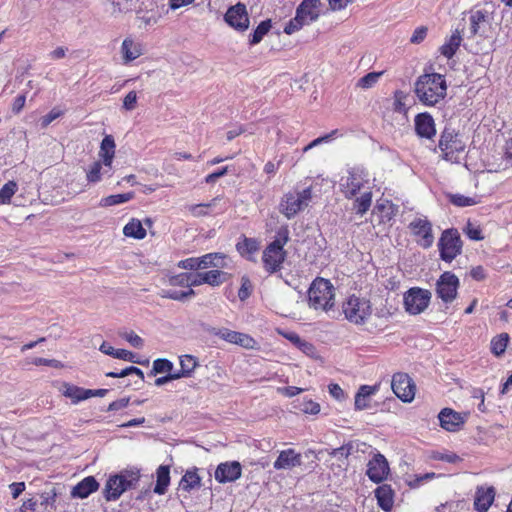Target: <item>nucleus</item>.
Returning a JSON list of instances; mask_svg holds the SVG:
<instances>
[{
  "label": "nucleus",
  "instance_id": "1",
  "mask_svg": "<svg viewBox=\"0 0 512 512\" xmlns=\"http://www.w3.org/2000/svg\"><path fill=\"white\" fill-rule=\"evenodd\" d=\"M340 190L348 199L360 194L353 204L356 214L362 216L369 210L372 203V186L369 174L364 169H350L348 175L341 178Z\"/></svg>",
  "mask_w": 512,
  "mask_h": 512
},
{
  "label": "nucleus",
  "instance_id": "18",
  "mask_svg": "<svg viewBox=\"0 0 512 512\" xmlns=\"http://www.w3.org/2000/svg\"><path fill=\"white\" fill-rule=\"evenodd\" d=\"M242 475V466L238 461L221 463L217 466L214 476L219 483L234 482Z\"/></svg>",
  "mask_w": 512,
  "mask_h": 512
},
{
  "label": "nucleus",
  "instance_id": "41",
  "mask_svg": "<svg viewBox=\"0 0 512 512\" xmlns=\"http://www.w3.org/2000/svg\"><path fill=\"white\" fill-rule=\"evenodd\" d=\"M173 367H174L173 363L168 359H164V358L156 359L153 362V367L150 372V375L155 376L160 373L169 374V372H171L173 370Z\"/></svg>",
  "mask_w": 512,
  "mask_h": 512
},
{
  "label": "nucleus",
  "instance_id": "64",
  "mask_svg": "<svg viewBox=\"0 0 512 512\" xmlns=\"http://www.w3.org/2000/svg\"><path fill=\"white\" fill-rule=\"evenodd\" d=\"M129 400L130 399L127 397V398H121L116 401H113L109 404L107 410L108 411H117V410L123 409L128 406Z\"/></svg>",
  "mask_w": 512,
  "mask_h": 512
},
{
  "label": "nucleus",
  "instance_id": "32",
  "mask_svg": "<svg viewBox=\"0 0 512 512\" xmlns=\"http://www.w3.org/2000/svg\"><path fill=\"white\" fill-rule=\"evenodd\" d=\"M236 248L242 256L252 260V256L259 250L260 246L256 239L244 237L241 242L237 243Z\"/></svg>",
  "mask_w": 512,
  "mask_h": 512
},
{
  "label": "nucleus",
  "instance_id": "35",
  "mask_svg": "<svg viewBox=\"0 0 512 512\" xmlns=\"http://www.w3.org/2000/svg\"><path fill=\"white\" fill-rule=\"evenodd\" d=\"M105 170H108L107 167L104 166L103 161L94 162L90 168L87 170L86 178L90 183H97L102 179L103 175H107L104 173Z\"/></svg>",
  "mask_w": 512,
  "mask_h": 512
},
{
  "label": "nucleus",
  "instance_id": "58",
  "mask_svg": "<svg viewBox=\"0 0 512 512\" xmlns=\"http://www.w3.org/2000/svg\"><path fill=\"white\" fill-rule=\"evenodd\" d=\"M137 103V94L135 91H130L123 100V108L131 111L135 109Z\"/></svg>",
  "mask_w": 512,
  "mask_h": 512
},
{
  "label": "nucleus",
  "instance_id": "53",
  "mask_svg": "<svg viewBox=\"0 0 512 512\" xmlns=\"http://www.w3.org/2000/svg\"><path fill=\"white\" fill-rule=\"evenodd\" d=\"M115 358L125 360V361H130V362L137 363V364H144V362H142L136 358V355L133 352L125 350V349H118L117 353H115Z\"/></svg>",
  "mask_w": 512,
  "mask_h": 512
},
{
  "label": "nucleus",
  "instance_id": "20",
  "mask_svg": "<svg viewBox=\"0 0 512 512\" xmlns=\"http://www.w3.org/2000/svg\"><path fill=\"white\" fill-rule=\"evenodd\" d=\"M222 201V198L215 197L208 203H200V204H192L187 206V210L194 217H203L212 215L214 212L216 214L223 213L226 210V207H219V203Z\"/></svg>",
  "mask_w": 512,
  "mask_h": 512
},
{
  "label": "nucleus",
  "instance_id": "62",
  "mask_svg": "<svg viewBox=\"0 0 512 512\" xmlns=\"http://www.w3.org/2000/svg\"><path fill=\"white\" fill-rule=\"evenodd\" d=\"M25 483L24 482H13L9 485V488L11 490L12 498L17 499L21 493L25 490Z\"/></svg>",
  "mask_w": 512,
  "mask_h": 512
},
{
  "label": "nucleus",
  "instance_id": "15",
  "mask_svg": "<svg viewBox=\"0 0 512 512\" xmlns=\"http://www.w3.org/2000/svg\"><path fill=\"white\" fill-rule=\"evenodd\" d=\"M225 22L233 29L244 32L249 28V16L246 6L243 3H237L228 8L224 15Z\"/></svg>",
  "mask_w": 512,
  "mask_h": 512
},
{
  "label": "nucleus",
  "instance_id": "40",
  "mask_svg": "<svg viewBox=\"0 0 512 512\" xmlns=\"http://www.w3.org/2000/svg\"><path fill=\"white\" fill-rule=\"evenodd\" d=\"M199 485L200 477L193 471H187L180 481V488L184 491H190Z\"/></svg>",
  "mask_w": 512,
  "mask_h": 512
},
{
  "label": "nucleus",
  "instance_id": "57",
  "mask_svg": "<svg viewBox=\"0 0 512 512\" xmlns=\"http://www.w3.org/2000/svg\"><path fill=\"white\" fill-rule=\"evenodd\" d=\"M466 235L475 241H479L483 239L482 231L479 227L473 225L472 223H468L465 229Z\"/></svg>",
  "mask_w": 512,
  "mask_h": 512
},
{
  "label": "nucleus",
  "instance_id": "29",
  "mask_svg": "<svg viewBox=\"0 0 512 512\" xmlns=\"http://www.w3.org/2000/svg\"><path fill=\"white\" fill-rule=\"evenodd\" d=\"M121 52L124 63H129L142 55V48L140 44L135 43L130 38H126L122 42Z\"/></svg>",
  "mask_w": 512,
  "mask_h": 512
},
{
  "label": "nucleus",
  "instance_id": "25",
  "mask_svg": "<svg viewBox=\"0 0 512 512\" xmlns=\"http://www.w3.org/2000/svg\"><path fill=\"white\" fill-rule=\"evenodd\" d=\"M99 488V483L94 476H87L76 484L71 490L73 498L84 499L96 492Z\"/></svg>",
  "mask_w": 512,
  "mask_h": 512
},
{
  "label": "nucleus",
  "instance_id": "39",
  "mask_svg": "<svg viewBox=\"0 0 512 512\" xmlns=\"http://www.w3.org/2000/svg\"><path fill=\"white\" fill-rule=\"evenodd\" d=\"M195 294L193 289H188L186 291H177V290H165L162 289L159 292V296L166 299H172L177 301H184L188 297H191Z\"/></svg>",
  "mask_w": 512,
  "mask_h": 512
},
{
  "label": "nucleus",
  "instance_id": "56",
  "mask_svg": "<svg viewBox=\"0 0 512 512\" xmlns=\"http://www.w3.org/2000/svg\"><path fill=\"white\" fill-rule=\"evenodd\" d=\"M169 283L172 286H181L189 288V275L188 273H180L178 275L172 276L169 279Z\"/></svg>",
  "mask_w": 512,
  "mask_h": 512
},
{
  "label": "nucleus",
  "instance_id": "60",
  "mask_svg": "<svg viewBox=\"0 0 512 512\" xmlns=\"http://www.w3.org/2000/svg\"><path fill=\"white\" fill-rule=\"evenodd\" d=\"M426 35H427V28L424 26L418 27L412 34L410 41L412 43L418 44L425 39Z\"/></svg>",
  "mask_w": 512,
  "mask_h": 512
},
{
  "label": "nucleus",
  "instance_id": "17",
  "mask_svg": "<svg viewBox=\"0 0 512 512\" xmlns=\"http://www.w3.org/2000/svg\"><path fill=\"white\" fill-rule=\"evenodd\" d=\"M389 471L386 458L382 454L376 453L367 464L366 475L372 482L380 483L386 479Z\"/></svg>",
  "mask_w": 512,
  "mask_h": 512
},
{
  "label": "nucleus",
  "instance_id": "10",
  "mask_svg": "<svg viewBox=\"0 0 512 512\" xmlns=\"http://www.w3.org/2000/svg\"><path fill=\"white\" fill-rule=\"evenodd\" d=\"M431 292L419 287L410 288L404 294V306L411 315L422 313L429 305Z\"/></svg>",
  "mask_w": 512,
  "mask_h": 512
},
{
  "label": "nucleus",
  "instance_id": "16",
  "mask_svg": "<svg viewBox=\"0 0 512 512\" xmlns=\"http://www.w3.org/2000/svg\"><path fill=\"white\" fill-rule=\"evenodd\" d=\"M391 388L403 402H411L415 396V386L405 373H396L392 377Z\"/></svg>",
  "mask_w": 512,
  "mask_h": 512
},
{
  "label": "nucleus",
  "instance_id": "59",
  "mask_svg": "<svg viewBox=\"0 0 512 512\" xmlns=\"http://www.w3.org/2000/svg\"><path fill=\"white\" fill-rule=\"evenodd\" d=\"M228 173V166L222 167L221 169L207 175L205 177V182L207 184L215 183L219 178L225 176Z\"/></svg>",
  "mask_w": 512,
  "mask_h": 512
},
{
  "label": "nucleus",
  "instance_id": "7",
  "mask_svg": "<svg viewBox=\"0 0 512 512\" xmlns=\"http://www.w3.org/2000/svg\"><path fill=\"white\" fill-rule=\"evenodd\" d=\"M438 148L442 152L443 159L452 161L455 158V154L465 150L466 144L454 128L445 126L440 134Z\"/></svg>",
  "mask_w": 512,
  "mask_h": 512
},
{
  "label": "nucleus",
  "instance_id": "46",
  "mask_svg": "<svg viewBox=\"0 0 512 512\" xmlns=\"http://www.w3.org/2000/svg\"><path fill=\"white\" fill-rule=\"evenodd\" d=\"M224 273L220 270H210L207 272H202V280L205 282V284H209L212 286H219L222 284L223 280L221 279V276Z\"/></svg>",
  "mask_w": 512,
  "mask_h": 512
},
{
  "label": "nucleus",
  "instance_id": "27",
  "mask_svg": "<svg viewBox=\"0 0 512 512\" xmlns=\"http://www.w3.org/2000/svg\"><path fill=\"white\" fill-rule=\"evenodd\" d=\"M378 506L385 512H390L394 505V491L388 484H382L375 490Z\"/></svg>",
  "mask_w": 512,
  "mask_h": 512
},
{
  "label": "nucleus",
  "instance_id": "6",
  "mask_svg": "<svg viewBox=\"0 0 512 512\" xmlns=\"http://www.w3.org/2000/svg\"><path fill=\"white\" fill-rule=\"evenodd\" d=\"M345 318L355 324L363 325L372 314V305L366 298L356 295L348 297L342 306Z\"/></svg>",
  "mask_w": 512,
  "mask_h": 512
},
{
  "label": "nucleus",
  "instance_id": "28",
  "mask_svg": "<svg viewBox=\"0 0 512 512\" xmlns=\"http://www.w3.org/2000/svg\"><path fill=\"white\" fill-rule=\"evenodd\" d=\"M60 391L63 396L71 399L73 404H77L81 401L89 399V394H91L89 389H85L67 382L62 383Z\"/></svg>",
  "mask_w": 512,
  "mask_h": 512
},
{
  "label": "nucleus",
  "instance_id": "49",
  "mask_svg": "<svg viewBox=\"0 0 512 512\" xmlns=\"http://www.w3.org/2000/svg\"><path fill=\"white\" fill-rule=\"evenodd\" d=\"M305 25L308 24L304 22L303 18H299V15L296 13L295 17L292 18L284 27V33L291 35L299 31Z\"/></svg>",
  "mask_w": 512,
  "mask_h": 512
},
{
  "label": "nucleus",
  "instance_id": "4",
  "mask_svg": "<svg viewBox=\"0 0 512 512\" xmlns=\"http://www.w3.org/2000/svg\"><path fill=\"white\" fill-rule=\"evenodd\" d=\"M140 480L138 470H122L118 474L110 475L103 489L106 501H116L127 490L137 486Z\"/></svg>",
  "mask_w": 512,
  "mask_h": 512
},
{
  "label": "nucleus",
  "instance_id": "21",
  "mask_svg": "<svg viewBox=\"0 0 512 512\" xmlns=\"http://www.w3.org/2000/svg\"><path fill=\"white\" fill-rule=\"evenodd\" d=\"M440 425L443 429L449 432L458 431L464 424V419L460 413L455 412L450 408H444L438 415Z\"/></svg>",
  "mask_w": 512,
  "mask_h": 512
},
{
  "label": "nucleus",
  "instance_id": "54",
  "mask_svg": "<svg viewBox=\"0 0 512 512\" xmlns=\"http://www.w3.org/2000/svg\"><path fill=\"white\" fill-rule=\"evenodd\" d=\"M337 133H338V130H333L329 134H326L324 136H321V137H318V138L314 139L312 142H310L307 146H305L303 148V152H307L310 149H312L313 147H315V146H317V145H319L321 143L329 142L332 139V137L334 135H336Z\"/></svg>",
  "mask_w": 512,
  "mask_h": 512
},
{
  "label": "nucleus",
  "instance_id": "3",
  "mask_svg": "<svg viewBox=\"0 0 512 512\" xmlns=\"http://www.w3.org/2000/svg\"><path fill=\"white\" fill-rule=\"evenodd\" d=\"M308 305L314 310L329 311L334 307L335 288L324 278L317 277L311 283L308 291Z\"/></svg>",
  "mask_w": 512,
  "mask_h": 512
},
{
  "label": "nucleus",
  "instance_id": "45",
  "mask_svg": "<svg viewBox=\"0 0 512 512\" xmlns=\"http://www.w3.org/2000/svg\"><path fill=\"white\" fill-rule=\"evenodd\" d=\"M383 72H370L358 80L357 86L363 89L373 87Z\"/></svg>",
  "mask_w": 512,
  "mask_h": 512
},
{
  "label": "nucleus",
  "instance_id": "37",
  "mask_svg": "<svg viewBox=\"0 0 512 512\" xmlns=\"http://www.w3.org/2000/svg\"><path fill=\"white\" fill-rule=\"evenodd\" d=\"M508 342H509V335L507 333H501V334L495 336L491 340L492 353L496 356L502 355L507 348Z\"/></svg>",
  "mask_w": 512,
  "mask_h": 512
},
{
  "label": "nucleus",
  "instance_id": "42",
  "mask_svg": "<svg viewBox=\"0 0 512 512\" xmlns=\"http://www.w3.org/2000/svg\"><path fill=\"white\" fill-rule=\"evenodd\" d=\"M449 201L458 207H468L478 203L477 197H468L462 194H450Z\"/></svg>",
  "mask_w": 512,
  "mask_h": 512
},
{
  "label": "nucleus",
  "instance_id": "26",
  "mask_svg": "<svg viewBox=\"0 0 512 512\" xmlns=\"http://www.w3.org/2000/svg\"><path fill=\"white\" fill-rule=\"evenodd\" d=\"M320 0H303L297 7L296 13L299 18H303L304 22L310 24L316 21L319 17Z\"/></svg>",
  "mask_w": 512,
  "mask_h": 512
},
{
  "label": "nucleus",
  "instance_id": "13",
  "mask_svg": "<svg viewBox=\"0 0 512 512\" xmlns=\"http://www.w3.org/2000/svg\"><path fill=\"white\" fill-rule=\"evenodd\" d=\"M412 234L417 237V244L424 248H430L434 243V235L432 232V224L426 217L415 218L409 224Z\"/></svg>",
  "mask_w": 512,
  "mask_h": 512
},
{
  "label": "nucleus",
  "instance_id": "50",
  "mask_svg": "<svg viewBox=\"0 0 512 512\" xmlns=\"http://www.w3.org/2000/svg\"><path fill=\"white\" fill-rule=\"evenodd\" d=\"M355 448L354 442H349L347 444L342 445L339 448H335L331 451L330 455L333 457H339V458H348L349 455L353 452Z\"/></svg>",
  "mask_w": 512,
  "mask_h": 512
},
{
  "label": "nucleus",
  "instance_id": "31",
  "mask_svg": "<svg viewBox=\"0 0 512 512\" xmlns=\"http://www.w3.org/2000/svg\"><path fill=\"white\" fill-rule=\"evenodd\" d=\"M226 255L223 253H208L200 257V268L205 269L208 267L223 268L226 266Z\"/></svg>",
  "mask_w": 512,
  "mask_h": 512
},
{
  "label": "nucleus",
  "instance_id": "43",
  "mask_svg": "<svg viewBox=\"0 0 512 512\" xmlns=\"http://www.w3.org/2000/svg\"><path fill=\"white\" fill-rule=\"evenodd\" d=\"M17 191V184L14 181H8L0 189V204H8L11 201L12 196Z\"/></svg>",
  "mask_w": 512,
  "mask_h": 512
},
{
  "label": "nucleus",
  "instance_id": "19",
  "mask_svg": "<svg viewBox=\"0 0 512 512\" xmlns=\"http://www.w3.org/2000/svg\"><path fill=\"white\" fill-rule=\"evenodd\" d=\"M414 128L420 138L431 140L436 135L434 119L428 112L419 113L415 116Z\"/></svg>",
  "mask_w": 512,
  "mask_h": 512
},
{
  "label": "nucleus",
  "instance_id": "52",
  "mask_svg": "<svg viewBox=\"0 0 512 512\" xmlns=\"http://www.w3.org/2000/svg\"><path fill=\"white\" fill-rule=\"evenodd\" d=\"M200 266V257H191L178 262V267L185 270L201 269Z\"/></svg>",
  "mask_w": 512,
  "mask_h": 512
},
{
  "label": "nucleus",
  "instance_id": "24",
  "mask_svg": "<svg viewBox=\"0 0 512 512\" xmlns=\"http://www.w3.org/2000/svg\"><path fill=\"white\" fill-rule=\"evenodd\" d=\"M115 155V141L111 135H106L100 145L99 156L103 161L105 167L108 170H105L104 173H107L108 176H111V168L112 162Z\"/></svg>",
  "mask_w": 512,
  "mask_h": 512
},
{
  "label": "nucleus",
  "instance_id": "11",
  "mask_svg": "<svg viewBox=\"0 0 512 512\" xmlns=\"http://www.w3.org/2000/svg\"><path fill=\"white\" fill-rule=\"evenodd\" d=\"M470 28L468 41L472 40L475 36L486 38L491 29L492 16L487 10L477 9L472 10L469 16Z\"/></svg>",
  "mask_w": 512,
  "mask_h": 512
},
{
  "label": "nucleus",
  "instance_id": "34",
  "mask_svg": "<svg viewBox=\"0 0 512 512\" xmlns=\"http://www.w3.org/2000/svg\"><path fill=\"white\" fill-rule=\"evenodd\" d=\"M461 41L462 37L460 33L456 31L451 35L449 40L441 46V54L447 57L448 59L452 58L456 53L457 49L459 48Z\"/></svg>",
  "mask_w": 512,
  "mask_h": 512
},
{
  "label": "nucleus",
  "instance_id": "48",
  "mask_svg": "<svg viewBox=\"0 0 512 512\" xmlns=\"http://www.w3.org/2000/svg\"><path fill=\"white\" fill-rule=\"evenodd\" d=\"M253 291V285L250 279L247 276H242L241 278V286L238 291V297L241 301H245L248 299Z\"/></svg>",
  "mask_w": 512,
  "mask_h": 512
},
{
  "label": "nucleus",
  "instance_id": "38",
  "mask_svg": "<svg viewBox=\"0 0 512 512\" xmlns=\"http://www.w3.org/2000/svg\"><path fill=\"white\" fill-rule=\"evenodd\" d=\"M271 29V21L265 20L262 21L257 28L254 30V32L251 35V38L249 40L250 45H256L262 41L264 36L269 32Z\"/></svg>",
  "mask_w": 512,
  "mask_h": 512
},
{
  "label": "nucleus",
  "instance_id": "22",
  "mask_svg": "<svg viewBox=\"0 0 512 512\" xmlns=\"http://www.w3.org/2000/svg\"><path fill=\"white\" fill-rule=\"evenodd\" d=\"M302 464V456L294 449H287L280 452L278 458L275 460L273 467L276 470H290Z\"/></svg>",
  "mask_w": 512,
  "mask_h": 512
},
{
  "label": "nucleus",
  "instance_id": "30",
  "mask_svg": "<svg viewBox=\"0 0 512 512\" xmlns=\"http://www.w3.org/2000/svg\"><path fill=\"white\" fill-rule=\"evenodd\" d=\"M157 481L154 487V492L158 495H163L167 491L170 483V469L168 466L161 465L156 471Z\"/></svg>",
  "mask_w": 512,
  "mask_h": 512
},
{
  "label": "nucleus",
  "instance_id": "36",
  "mask_svg": "<svg viewBox=\"0 0 512 512\" xmlns=\"http://www.w3.org/2000/svg\"><path fill=\"white\" fill-rule=\"evenodd\" d=\"M133 198H134L133 192L110 195L105 198H102L100 201V205L103 207L114 206V205L128 202Z\"/></svg>",
  "mask_w": 512,
  "mask_h": 512
},
{
  "label": "nucleus",
  "instance_id": "47",
  "mask_svg": "<svg viewBox=\"0 0 512 512\" xmlns=\"http://www.w3.org/2000/svg\"><path fill=\"white\" fill-rule=\"evenodd\" d=\"M296 407L306 414L315 415L320 412V405L311 399H303L302 401H299V404Z\"/></svg>",
  "mask_w": 512,
  "mask_h": 512
},
{
  "label": "nucleus",
  "instance_id": "8",
  "mask_svg": "<svg viewBox=\"0 0 512 512\" xmlns=\"http://www.w3.org/2000/svg\"><path fill=\"white\" fill-rule=\"evenodd\" d=\"M311 198L312 191L310 187L301 192L287 193L281 200L279 210L285 217L291 219L309 205Z\"/></svg>",
  "mask_w": 512,
  "mask_h": 512
},
{
  "label": "nucleus",
  "instance_id": "55",
  "mask_svg": "<svg viewBox=\"0 0 512 512\" xmlns=\"http://www.w3.org/2000/svg\"><path fill=\"white\" fill-rule=\"evenodd\" d=\"M63 112L59 108H53L48 114L43 116L41 118V125L42 127H47L50 125L54 120L62 116Z\"/></svg>",
  "mask_w": 512,
  "mask_h": 512
},
{
  "label": "nucleus",
  "instance_id": "23",
  "mask_svg": "<svg viewBox=\"0 0 512 512\" xmlns=\"http://www.w3.org/2000/svg\"><path fill=\"white\" fill-rule=\"evenodd\" d=\"M495 498L494 487H478L474 499V508L477 512H487Z\"/></svg>",
  "mask_w": 512,
  "mask_h": 512
},
{
  "label": "nucleus",
  "instance_id": "14",
  "mask_svg": "<svg viewBox=\"0 0 512 512\" xmlns=\"http://www.w3.org/2000/svg\"><path fill=\"white\" fill-rule=\"evenodd\" d=\"M210 334L217 336L228 343L239 345L245 349L258 348L257 341L250 335L233 331L228 328H212L210 330Z\"/></svg>",
  "mask_w": 512,
  "mask_h": 512
},
{
  "label": "nucleus",
  "instance_id": "12",
  "mask_svg": "<svg viewBox=\"0 0 512 512\" xmlns=\"http://www.w3.org/2000/svg\"><path fill=\"white\" fill-rule=\"evenodd\" d=\"M459 279L452 272L446 271L437 280L436 294L445 303H451L457 296Z\"/></svg>",
  "mask_w": 512,
  "mask_h": 512
},
{
  "label": "nucleus",
  "instance_id": "33",
  "mask_svg": "<svg viewBox=\"0 0 512 512\" xmlns=\"http://www.w3.org/2000/svg\"><path fill=\"white\" fill-rule=\"evenodd\" d=\"M123 233L127 237H132L134 239H144L146 236V230L144 229L142 223L137 219H132L128 222L124 228Z\"/></svg>",
  "mask_w": 512,
  "mask_h": 512
},
{
  "label": "nucleus",
  "instance_id": "2",
  "mask_svg": "<svg viewBox=\"0 0 512 512\" xmlns=\"http://www.w3.org/2000/svg\"><path fill=\"white\" fill-rule=\"evenodd\" d=\"M414 91L423 105L436 106L447 94L445 76L438 73L423 74L416 80Z\"/></svg>",
  "mask_w": 512,
  "mask_h": 512
},
{
  "label": "nucleus",
  "instance_id": "51",
  "mask_svg": "<svg viewBox=\"0 0 512 512\" xmlns=\"http://www.w3.org/2000/svg\"><path fill=\"white\" fill-rule=\"evenodd\" d=\"M120 336L128 341L134 348H142L144 345L143 339L133 331L120 333Z\"/></svg>",
  "mask_w": 512,
  "mask_h": 512
},
{
  "label": "nucleus",
  "instance_id": "44",
  "mask_svg": "<svg viewBox=\"0 0 512 512\" xmlns=\"http://www.w3.org/2000/svg\"><path fill=\"white\" fill-rule=\"evenodd\" d=\"M181 370L189 377L196 366L198 365L197 359L192 355H183L179 358Z\"/></svg>",
  "mask_w": 512,
  "mask_h": 512
},
{
  "label": "nucleus",
  "instance_id": "61",
  "mask_svg": "<svg viewBox=\"0 0 512 512\" xmlns=\"http://www.w3.org/2000/svg\"><path fill=\"white\" fill-rule=\"evenodd\" d=\"M285 338L288 339L291 343L294 345L302 348L304 346H308L309 344L305 341H303L300 336L295 332H289L284 334Z\"/></svg>",
  "mask_w": 512,
  "mask_h": 512
},
{
  "label": "nucleus",
  "instance_id": "9",
  "mask_svg": "<svg viewBox=\"0 0 512 512\" xmlns=\"http://www.w3.org/2000/svg\"><path fill=\"white\" fill-rule=\"evenodd\" d=\"M440 258L451 263L462 252V240L456 229H446L438 241Z\"/></svg>",
  "mask_w": 512,
  "mask_h": 512
},
{
  "label": "nucleus",
  "instance_id": "63",
  "mask_svg": "<svg viewBox=\"0 0 512 512\" xmlns=\"http://www.w3.org/2000/svg\"><path fill=\"white\" fill-rule=\"evenodd\" d=\"M25 102H26L25 95H18L12 104V108H11L12 112L14 114H19L22 111V109L24 108Z\"/></svg>",
  "mask_w": 512,
  "mask_h": 512
},
{
  "label": "nucleus",
  "instance_id": "5",
  "mask_svg": "<svg viewBox=\"0 0 512 512\" xmlns=\"http://www.w3.org/2000/svg\"><path fill=\"white\" fill-rule=\"evenodd\" d=\"M289 240V230L287 227H281L271 242L263 252L264 268L269 273H274L281 268L286 257L284 246Z\"/></svg>",
  "mask_w": 512,
  "mask_h": 512
}]
</instances>
